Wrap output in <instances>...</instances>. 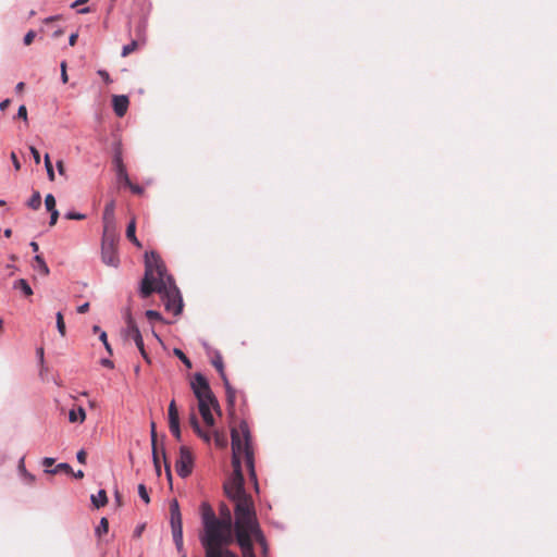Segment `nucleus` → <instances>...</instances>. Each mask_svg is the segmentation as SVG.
Instances as JSON below:
<instances>
[{
	"instance_id": "f257e3e1",
	"label": "nucleus",
	"mask_w": 557,
	"mask_h": 557,
	"mask_svg": "<svg viewBox=\"0 0 557 557\" xmlns=\"http://www.w3.org/2000/svg\"><path fill=\"white\" fill-rule=\"evenodd\" d=\"M231 436L233 473L224 483V492L234 505L235 541L242 549L243 557H256L252 545L253 541L258 542L265 549V540L257 520L253 500L244 487L243 461L246 462L249 476L255 484L256 491H258L248 424L242 421L238 426L232 428Z\"/></svg>"
},
{
	"instance_id": "f03ea898",
	"label": "nucleus",
	"mask_w": 557,
	"mask_h": 557,
	"mask_svg": "<svg viewBox=\"0 0 557 557\" xmlns=\"http://www.w3.org/2000/svg\"><path fill=\"white\" fill-rule=\"evenodd\" d=\"M203 531L199 536L205 549V557H238L230 549L235 542V520L230 507L221 504L219 516L208 503L200 506Z\"/></svg>"
},
{
	"instance_id": "7ed1b4c3",
	"label": "nucleus",
	"mask_w": 557,
	"mask_h": 557,
	"mask_svg": "<svg viewBox=\"0 0 557 557\" xmlns=\"http://www.w3.org/2000/svg\"><path fill=\"white\" fill-rule=\"evenodd\" d=\"M161 295L168 311L177 315L181 313L183 304L180 290L174 280L166 273V269L160 257L151 251L145 256V276L140 286L143 298L149 297L152 293Z\"/></svg>"
},
{
	"instance_id": "20e7f679",
	"label": "nucleus",
	"mask_w": 557,
	"mask_h": 557,
	"mask_svg": "<svg viewBox=\"0 0 557 557\" xmlns=\"http://www.w3.org/2000/svg\"><path fill=\"white\" fill-rule=\"evenodd\" d=\"M191 388L198 399L199 412L206 425L212 428L214 425L212 410H219V404L207 380L201 374H196L191 381Z\"/></svg>"
},
{
	"instance_id": "39448f33",
	"label": "nucleus",
	"mask_w": 557,
	"mask_h": 557,
	"mask_svg": "<svg viewBox=\"0 0 557 557\" xmlns=\"http://www.w3.org/2000/svg\"><path fill=\"white\" fill-rule=\"evenodd\" d=\"M177 474L185 479L189 476L194 469V455L187 446L180 448V456L175 463Z\"/></svg>"
},
{
	"instance_id": "423d86ee",
	"label": "nucleus",
	"mask_w": 557,
	"mask_h": 557,
	"mask_svg": "<svg viewBox=\"0 0 557 557\" xmlns=\"http://www.w3.org/2000/svg\"><path fill=\"white\" fill-rule=\"evenodd\" d=\"M101 257L103 263L116 268L120 263L113 236L103 235Z\"/></svg>"
},
{
	"instance_id": "0eeeda50",
	"label": "nucleus",
	"mask_w": 557,
	"mask_h": 557,
	"mask_svg": "<svg viewBox=\"0 0 557 557\" xmlns=\"http://www.w3.org/2000/svg\"><path fill=\"white\" fill-rule=\"evenodd\" d=\"M115 203L114 201H110L106 205L102 215L103 221V235L113 236L115 230V218H114Z\"/></svg>"
},
{
	"instance_id": "6e6552de",
	"label": "nucleus",
	"mask_w": 557,
	"mask_h": 557,
	"mask_svg": "<svg viewBox=\"0 0 557 557\" xmlns=\"http://www.w3.org/2000/svg\"><path fill=\"white\" fill-rule=\"evenodd\" d=\"M212 364L219 371L221 377L223 379V381L225 383L227 399H228V403L232 405L235 399V392L228 385V382H227L225 373H224L223 360H222V357L220 354H216L214 356V358L212 359Z\"/></svg>"
},
{
	"instance_id": "1a4fd4ad",
	"label": "nucleus",
	"mask_w": 557,
	"mask_h": 557,
	"mask_svg": "<svg viewBox=\"0 0 557 557\" xmlns=\"http://www.w3.org/2000/svg\"><path fill=\"white\" fill-rule=\"evenodd\" d=\"M128 98L124 95L121 96H113L112 98V106L115 114L119 117H122L125 115L127 109H128Z\"/></svg>"
},
{
	"instance_id": "9d476101",
	"label": "nucleus",
	"mask_w": 557,
	"mask_h": 557,
	"mask_svg": "<svg viewBox=\"0 0 557 557\" xmlns=\"http://www.w3.org/2000/svg\"><path fill=\"white\" fill-rule=\"evenodd\" d=\"M126 336H127V338L134 341L136 347L143 346V344H144L143 336L140 334L139 329L137 327V325L135 324V322L133 320H129L127 323Z\"/></svg>"
},
{
	"instance_id": "9b49d317",
	"label": "nucleus",
	"mask_w": 557,
	"mask_h": 557,
	"mask_svg": "<svg viewBox=\"0 0 557 557\" xmlns=\"http://www.w3.org/2000/svg\"><path fill=\"white\" fill-rule=\"evenodd\" d=\"M114 164H115V170H116V175H117L119 181L126 186L131 185V180L128 177V174L126 172V169H125L122 158L120 156H115Z\"/></svg>"
},
{
	"instance_id": "f8f14e48",
	"label": "nucleus",
	"mask_w": 557,
	"mask_h": 557,
	"mask_svg": "<svg viewBox=\"0 0 557 557\" xmlns=\"http://www.w3.org/2000/svg\"><path fill=\"white\" fill-rule=\"evenodd\" d=\"M171 527H172V531H176L177 527L180 528V530H183L182 517H181L177 502H174L171 505Z\"/></svg>"
},
{
	"instance_id": "ddd939ff",
	"label": "nucleus",
	"mask_w": 557,
	"mask_h": 557,
	"mask_svg": "<svg viewBox=\"0 0 557 557\" xmlns=\"http://www.w3.org/2000/svg\"><path fill=\"white\" fill-rule=\"evenodd\" d=\"M190 425H191L193 430L195 431V433L200 438H202L206 443H210V441H211L210 433L201 429L199 421L195 414L190 416Z\"/></svg>"
},
{
	"instance_id": "4468645a",
	"label": "nucleus",
	"mask_w": 557,
	"mask_h": 557,
	"mask_svg": "<svg viewBox=\"0 0 557 557\" xmlns=\"http://www.w3.org/2000/svg\"><path fill=\"white\" fill-rule=\"evenodd\" d=\"M151 443H152V457L153 463L157 471H160V458H159V449L157 446V434L154 423H151Z\"/></svg>"
},
{
	"instance_id": "2eb2a0df",
	"label": "nucleus",
	"mask_w": 557,
	"mask_h": 557,
	"mask_svg": "<svg viewBox=\"0 0 557 557\" xmlns=\"http://www.w3.org/2000/svg\"><path fill=\"white\" fill-rule=\"evenodd\" d=\"M86 419V412L83 407L73 408L69 412V421L71 423H83Z\"/></svg>"
},
{
	"instance_id": "dca6fc26",
	"label": "nucleus",
	"mask_w": 557,
	"mask_h": 557,
	"mask_svg": "<svg viewBox=\"0 0 557 557\" xmlns=\"http://www.w3.org/2000/svg\"><path fill=\"white\" fill-rule=\"evenodd\" d=\"M33 268L35 271L45 276L48 275L50 272L47 263L40 255H36L34 257Z\"/></svg>"
},
{
	"instance_id": "f3484780",
	"label": "nucleus",
	"mask_w": 557,
	"mask_h": 557,
	"mask_svg": "<svg viewBox=\"0 0 557 557\" xmlns=\"http://www.w3.org/2000/svg\"><path fill=\"white\" fill-rule=\"evenodd\" d=\"M136 222L135 220L133 219L128 225H127V228H126V237L129 242H132L134 245H136L137 247H140L141 244L140 242L137 239L136 237Z\"/></svg>"
},
{
	"instance_id": "a211bd4d",
	"label": "nucleus",
	"mask_w": 557,
	"mask_h": 557,
	"mask_svg": "<svg viewBox=\"0 0 557 557\" xmlns=\"http://www.w3.org/2000/svg\"><path fill=\"white\" fill-rule=\"evenodd\" d=\"M108 502L107 493L100 490L97 495H91V503L96 508L103 507Z\"/></svg>"
},
{
	"instance_id": "6ab92c4d",
	"label": "nucleus",
	"mask_w": 557,
	"mask_h": 557,
	"mask_svg": "<svg viewBox=\"0 0 557 557\" xmlns=\"http://www.w3.org/2000/svg\"><path fill=\"white\" fill-rule=\"evenodd\" d=\"M14 288L22 290L26 296L33 295V289L26 280L20 278L14 283Z\"/></svg>"
},
{
	"instance_id": "aec40b11",
	"label": "nucleus",
	"mask_w": 557,
	"mask_h": 557,
	"mask_svg": "<svg viewBox=\"0 0 557 557\" xmlns=\"http://www.w3.org/2000/svg\"><path fill=\"white\" fill-rule=\"evenodd\" d=\"M27 206L34 210H37L41 206V196L38 191H35L29 198Z\"/></svg>"
},
{
	"instance_id": "412c9836",
	"label": "nucleus",
	"mask_w": 557,
	"mask_h": 557,
	"mask_svg": "<svg viewBox=\"0 0 557 557\" xmlns=\"http://www.w3.org/2000/svg\"><path fill=\"white\" fill-rule=\"evenodd\" d=\"M173 541L178 552L183 549V530L177 527L176 531H172Z\"/></svg>"
},
{
	"instance_id": "4be33fe9",
	"label": "nucleus",
	"mask_w": 557,
	"mask_h": 557,
	"mask_svg": "<svg viewBox=\"0 0 557 557\" xmlns=\"http://www.w3.org/2000/svg\"><path fill=\"white\" fill-rule=\"evenodd\" d=\"M214 443L220 448H225L227 446V437L224 433H220L214 431Z\"/></svg>"
},
{
	"instance_id": "5701e85b",
	"label": "nucleus",
	"mask_w": 557,
	"mask_h": 557,
	"mask_svg": "<svg viewBox=\"0 0 557 557\" xmlns=\"http://www.w3.org/2000/svg\"><path fill=\"white\" fill-rule=\"evenodd\" d=\"M109 531V522L107 518H102L96 528V535L101 537L103 534L108 533Z\"/></svg>"
},
{
	"instance_id": "b1692460",
	"label": "nucleus",
	"mask_w": 557,
	"mask_h": 557,
	"mask_svg": "<svg viewBox=\"0 0 557 557\" xmlns=\"http://www.w3.org/2000/svg\"><path fill=\"white\" fill-rule=\"evenodd\" d=\"M180 421L176 404L172 400L169 405V422Z\"/></svg>"
},
{
	"instance_id": "393cba45",
	"label": "nucleus",
	"mask_w": 557,
	"mask_h": 557,
	"mask_svg": "<svg viewBox=\"0 0 557 557\" xmlns=\"http://www.w3.org/2000/svg\"><path fill=\"white\" fill-rule=\"evenodd\" d=\"M57 319V329L61 336H65V323L63 319V314L61 312H58L55 315Z\"/></svg>"
},
{
	"instance_id": "a878e982",
	"label": "nucleus",
	"mask_w": 557,
	"mask_h": 557,
	"mask_svg": "<svg viewBox=\"0 0 557 557\" xmlns=\"http://www.w3.org/2000/svg\"><path fill=\"white\" fill-rule=\"evenodd\" d=\"M45 166L50 181H54V171L49 154L45 156Z\"/></svg>"
},
{
	"instance_id": "bb28decb",
	"label": "nucleus",
	"mask_w": 557,
	"mask_h": 557,
	"mask_svg": "<svg viewBox=\"0 0 557 557\" xmlns=\"http://www.w3.org/2000/svg\"><path fill=\"white\" fill-rule=\"evenodd\" d=\"M25 458L22 457L18 461L17 469L21 475H29V482H33L35 480L34 475L30 474L26 468H25Z\"/></svg>"
},
{
	"instance_id": "cd10ccee",
	"label": "nucleus",
	"mask_w": 557,
	"mask_h": 557,
	"mask_svg": "<svg viewBox=\"0 0 557 557\" xmlns=\"http://www.w3.org/2000/svg\"><path fill=\"white\" fill-rule=\"evenodd\" d=\"M138 47V42L133 40L131 44L125 45L122 49V57H127L132 52H134Z\"/></svg>"
},
{
	"instance_id": "c85d7f7f",
	"label": "nucleus",
	"mask_w": 557,
	"mask_h": 557,
	"mask_svg": "<svg viewBox=\"0 0 557 557\" xmlns=\"http://www.w3.org/2000/svg\"><path fill=\"white\" fill-rule=\"evenodd\" d=\"M45 206H46V209L50 212L52 210H57L55 208V198L53 197V195L51 194H48L45 198Z\"/></svg>"
},
{
	"instance_id": "c756f323",
	"label": "nucleus",
	"mask_w": 557,
	"mask_h": 557,
	"mask_svg": "<svg viewBox=\"0 0 557 557\" xmlns=\"http://www.w3.org/2000/svg\"><path fill=\"white\" fill-rule=\"evenodd\" d=\"M169 428L171 433L176 437V440H181V430H180V421L169 422Z\"/></svg>"
},
{
	"instance_id": "7c9ffc66",
	"label": "nucleus",
	"mask_w": 557,
	"mask_h": 557,
	"mask_svg": "<svg viewBox=\"0 0 557 557\" xmlns=\"http://www.w3.org/2000/svg\"><path fill=\"white\" fill-rule=\"evenodd\" d=\"M61 470L65 471L66 473H72V468L67 463H59L53 470H47V472L55 474Z\"/></svg>"
},
{
	"instance_id": "2f4dec72",
	"label": "nucleus",
	"mask_w": 557,
	"mask_h": 557,
	"mask_svg": "<svg viewBox=\"0 0 557 557\" xmlns=\"http://www.w3.org/2000/svg\"><path fill=\"white\" fill-rule=\"evenodd\" d=\"M138 494H139V497L146 503L148 504L150 502L149 499V495H148V492L146 490V486L144 484H139L138 486Z\"/></svg>"
},
{
	"instance_id": "473e14b6",
	"label": "nucleus",
	"mask_w": 557,
	"mask_h": 557,
	"mask_svg": "<svg viewBox=\"0 0 557 557\" xmlns=\"http://www.w3.org/2000/svg\"><path fill=\"white\" fill-rule=\"evenodd\" d=\"M65 218L69 220H84L86 219V215L83 213L70 211L65 214Z\"/></svg>"
},
{
	"instance_id": "72a5a7b5",
	"label": "nucleus",
	"mask_w": 557,
	"mask_h": 557,
	"mask_svg": "<svg viewBox=\"0 0 557 557\" xmlns=\"http://www.w3.org/2000/svg\"><path fill=\"white\" fill-rule=\"evenodd\" d=\"M60 67H61V81L63 84H66L69 81V76L66 73V62L62 61Z\"/></svg>"
},
{
	"instance_id": "f704fd0d",
	"label": "nucleus",
	"mask_w": 557,
	"mask_h": 557,
	"mask_svg": "<svg viewBox=\"0 0 557 557\" xmlns=\"http://www.w3.org/2000/svg\"><path fill=\"white\" fill-rule=\"evenodd\" d=\"M99 338L100 341L103 343L107 351L112 355V349H111V346L110 344L108 343V338H107V333L106 332H100V335H99Z\"/></svg>"
},
{
	"instance_id": "c9c22d12",
	"label": "nucleus",
	"mask_w": 557,
	"mask_h": 557,
	"mask_svg": "<svg viewBox=\"0 0 557 557\" xmlns=\"http://www.w3.org/2000/svg\"><path fill=\"white\" fill-rule=\"evenodd\" d=\"M36 33L34 30L27 32L26 35L24 36V44L26 46H29L34 41Z\"/></svg>"
},
{
	"instance_id": "e433bc0d",
	"label": "nucleus",
	"mask_w": 557,
	"mask_h": 557,
	"mask_svg": "<svg viewBox=\"0 0 557 557\" xmlns=\"http://www.w3.org/2000/svg\"><path fill=\"white\" fill-rule=\"evenodd\" d=\"M58 218H59V211L58 210H52L50 211V221H49V225L50 226H53L57 224V221H58Z\"/></svg>"
},
{
	"instance_id": "4c0bfd02",
	"label": "nucleus",
	"mask_w": 557,
	"mask_h": 557,
	"mask_svg": "<svg viewBox=\"0 0 557 557\" xmlns=\"http://www.w3.org/2000/svg\"><path fill=\"white\" fill-rule=\"evenodd\" d=\"M137 348H138L139 352H140V355L143 356V358L145 359V361L147 363H150L151 360H150V357L148 356V354H147V351L145 349V345L143 344V346H137Z\"/></svg>"
},
{
	"instance_id": "58836bf2",
	"label": "nucleus",
	"mask_w": 557,
	"mask_h": 557,
	"mask_svg": "<svg viewBox=\"0 0 557 557\" xmlns=\"http://www.w3.org/2000/svg\"><path fill=\"white\" fill-rule=\"evenodd\" d=\"M76 458H77V461L79 463H85L86 462V458H87V454L84 449H81L77 455H76Z\"/></svg>"
},
{
	"instance_id": "ea45409f",
	"label": "nucleus",
	"mask_w": 557,
	"mask_h": 557,
	"mask_svg": "<svg viewBox=\"0 0 557 557\" xmlns=\"http://www.w3.org/2000/svg\"><path fill=\"white\" fill-rule=\"evenodd\" d=\"M146 315L149 320H159L161 318L160 313L154 310H148Z\"/></svg>"
},
{
	"instance_id": "a19ab883",
	"label": "nucleus",
	"mask_w": 557,
	"mask_h": 557,
	"mask_svg": "<svg viewBox=\"0 0 557 557\" xmlns=\"http://www.w3.org/2000/svg\"><path fill=\"white\" fill-rule=\"evenodd\" d=\"M30 153L36 164L40 163V153L35 147H30Z\"/></svg>"
},
{
	"instance_id": "79ce46f5",
	"label": "nucleus",
	"mask_w": 557,
	"mask_h": 557,
	"mask_svg": "<svg viewBox=\"0 0 557 557\" xmlns=\"http://www.w3.org/2000/svg\"><path fill=\"white\" fill-rule=\"evenodd\" d=\"M175 354L187 367H190L189 359L180 349H175Z\"/></svg>"
},
{
	"instance_id": "37998d69",
	"label": "nucleus",
	"mask_w": 557,
	"mask_h": 557,
	"mask_svg": "<svg viewBox=\"0 0 557 557\" xmlns=\"http://www.w3.org/2000/svg\"><path fill=\"white\" fill-rule=\"evenodd\" d=\"M17 117L27 120V110L25 106H21L17 110Z\"/></svg>"
},
{
	"instance_id": "c03bdc74",
	"label": "nucleus",
	"mask_w": 557,
	"mask_h": 557,
	"mask_svg": "<svg viewBox=\"0 0 557 557\" xmlns=\"http://www.w3.org/2000/svg\"><path fill=\"white\" fill-rule=\"evenodd\" d=\"M98 74H99V76H101V77H102V79H103L107 84L111 83L110 75H109V73H108L107 71H104V70H99V71H98Z\"/></svg>"
},
{
	"instance_id": "a18cd8bd",
	"label": "nucleus",
	"mask_w": 557,
	"mask_h": 557,
	"mask_svg": "<svg viewBox=\"0 0 557 557\" xmlns=\"http://www.w3.org/2000/svg\"><path fill=\"white\" fill-rule=\"evenodd\" d=\"M54 462H55V459L51 458V457H46L42 459V466L46 468L51 467L52 465H54Z\"/></svg>"
},
{
	"instance_id": "49530a36",
	"label": "nucleus",
	"mask_w": 557,
	"mask_h": 557,
	"mask_svg": "<svg viewBox=\"0 0 557 557\" xmlns=\"http://www.w3.org/2000/svg\"><path fill=\"white\" fill-rule=\"evenodd\" d=\"M131 190L134 193V194H137V195H140L143 193V188L138 185H134L132 182H131V185H127Z\"/></svg>"
},
{
	"instance_id": "de8ad7c7",
	"label": "nucleus",
	"mask_w": 557,
	"mask_h": 557,
	"mask_svg": "<svg viewBox=\"0 0 557 557\" xmlns=\"http://www.w3.org/2000/svg\"><path fill=\"white\" fill-rule=\"evenodd\" d=\"M11 159H12V162H13V165H14L15 170H20L21 164H20V162L17 160V157H16V154L14 152L11 153Z\"/></svg>"
},
{
	"instance_id": "09e8293b",
	"label": "nucleus",
	"mask_w": 557,
	"mask_h": 557,
	"mask_svg": "<svg viewBox=\"0 0 557 557\" xmlns=\"http://www.w3.org/2000/svg\"><path fill=\"white\" fill-rule=\"evenodd\" d=\"M89 309V304L85 302L77 308L78 313H85Z\"/></svg>"
},
{
	"instance_id": "8fccbe9b",
	"label": "nucleus",
	"mask_w": 557,
	"mask_h": 557,
	"mask_svg": "<svg viewBox=\"0 0 557 557\" xmlns=\"http://www.w3.org/2000/svg\"><path fill=\"white\" fill-rule=\"evenodd\" d=\"M77 38H78V34L77 33H73L70 38H69V44L70 46H75L76 41H77Z\"/></svg>"
},
{
	"instance_id": "3c124183",
	"label": "nucleus",
	"mask_w": 557,
	"mask_h": 557,
	"mask_svg": "<svg viewBox=\"0 0 557 557\" xmlns=\"http://www.w3.org/2000/svg\"><path fill=\"white\" fill-rule=\"evenodd\" d=\"M101 364L107 368H113V362L110 359H102Z\"/></svg>"
},
{
	"instance_id": "603ef678",
	"label": "nucleus",
	"mask_w": 557,
	"mask_h": 557,
	"mask_svg": "<svg viewBox=\"0 0 557 557\" xmlns=\"http://www.w3.org/2000/svg\"><path fill=\"white\" fill-rule=\"evenodd\" d=\"M57 168H58L59 173H60L61 175H63V174H64V164H63V162H62V161H58V162H57Z\"/></svg>"
},
{
	"instance_id": "864d4df0",
	"label": "nucleus",
	"mask_w": 557,
	"mask_h": 557,
	"mask_svg": "<svg viewBox=\"0 0 557 557\" xmlns=\"http://www.w3.org/2000/svg\"><path fill=\"white\" fill-rule=\"evenodd\" d=\"M29 247L34 252H37L39 250V245L36 242H30Z\"/></svg>"
},
{
	"instance_id": "5fc2aeb1",
	"label": "nucleus",
	"mask_w": 557,
	"mask_h": 557,
	"mask_svg": "<svg viewBox=\"0 0 557 557\" xmlns=\"http://www.w3.org/2000/svg\"><path fill=\"white\" fill-rule=\"evenodd\" d=\"M37 355H38L40 363H44V348H38Z\"/></svg>"
},
{
	"instance_id": "6e6d98bb",
	"label": "nucleus",
	"mask_w": 557,
	"mask_h": 557,
	"mask_svg": "<svg viewBox=\"0 0 557 557\" xmlns=\"http://www.w3.org/2000/svg\"><path fill=\"white\" fill-rule=\"evenodd\" d=\"M9 104H10V99H5L2 102H0V109L4 110L8 108Z\"/></svg>"
},
{
	"instance_id": "4d7b16f0",
	"label": "nucleus",
	"mask_w": 557,
	"mask_h": 557,
	"mask_svg": "<svg viewBox=\"0 0 557 557\" xmlns=\"http://www.w3.org/2000/svg\"><path fill=\"white\" fill-rule=\"evenodd\" d=\"M72 473H73L74 478H76V479H82L84 476V472L82 470H78L75 473L72 471Z\"/></svg>"
},
{
	"instance_id": "13d9d810",
	"label": "nucleus",
	"mask_w": 557,
	"mask_h": 557,
	"mask_svg": "<svg viewBox=\"0 0 557 557\" xmlns=\"http://www.w3.org/2000/svg\"><path fill=\"white\" fill-rule=\"evenodd\" d=\"M87 1L88 0H76L75 2L72 3V8H76L79 4H83V3L87 2Z\"/></svg>"
},
{
	"instance_id": "bf43d9fd",
	"label": "nucleus",
	"mask_w": 557,
	"mask_h": 557,
	"mask_svg": "<svg viewBox=\"0 0 557 557\" xmlns=\"http://www.w3.org/2000/svg\"><path fill=\"white\" fill-rule=\"evenodd\" d=\"M3 234H4V236H5V237H8V238H9V237H11V235H12V231H11L10 228H7V230H4V233H3Z\"/></svg>"
},
{
	"instance_id": "052dcab7",
	"label": "nucleus",
	"mask_w": 557,
	"mask_h": 557,
	"mask_svg": "<svg viewBox=\"0 0 557 557\" xmlns=\"http://www.w3.org/2000/svg\"><path fill=\"white\" fill-rule=\"evenodd\" d=\"M92 330L95 333H99V334H100V332H102L98 325H95Z\"/></svg>"
},
{
	"instance_id": "680f3d73",
	"label": "nucleus",
	"mask_w": 557,
	"mask_h": 557,
	"mask_svg": "<svg viewBox=\"0 0 557 557\" xmlns=\"http://www.w3.org/2000/svg\"><path fill=\"white\" fill-rule=\"evenodd\" d=\"M23 87H24V83H18V84L16 85V89H17V90H22V89H23Z\"/></svg>"
},
{
	"instance_id": "e2e57ef3",
	"label": "nucleus",
	"mask_w": 557,
	"mask_h": 557,
	"mask_svg": "<svg viewBox=\"0 0 557 557\" xmlns=\"http://www.w3.org/2000/svg\"><path fill=\"white\" fill-rule=\"evenodd\" d=\"M88 12H89L88 8H84V9L78 10V13H88Z\"/></svg>"
},
{
	"instance_id": "0e129e2a",
	"label": "nucleus",
	"mask_w": 557,
	"mask_h": 557,
	"mask_svg": "<svg viewBox=\"0 0 557 557\" xmlns=\"http://www.w3.org/2000/svg\"><path fill=\"white\" fill-rule=\"evenodd\" d=\"M61 34H62V30H57V32L54 33V37H58V36H60Z\"/></svg>"
},
{
	"instance_id": "69168bd1",
	"label": "nucleus",
	"mask_w": 557,
	"mask_h": 557,
	"mask_svg": "<svg viewBox=\"0 0 557 557\" xmlns=\"http://www.w3.org/2000/svg\"><path fill=\"white\" fill-rule=\"evenodd\" d=\"M115 497H116L117 503H120V494H119V492H115Z\"/></svg>"
},
{
	"instance_id": "338daca9",
	"label": "nucleus",
	"mask_w": 557,
	"mask_h": 557,
	"mask_svg": "<svg viewBox=\"0 0 557 557\" xmlns=\"http://www.w3.org/2000/svg\"><path fill=\"white\" fill-rule=\"evenodd\" d=\"M2 329H3V320L0 319V332L2 331Z\"/></svg>"
},
{
	"instance_id": "774afa93",
	"label": "nucleus",
	"mask_w": 557,
	"mask_h": 557,
	"mask_svg": "<svg viewBox=\"0 0 557 557\" xmlns=\"http://www.w3.org/2000/svg\"><path fill=\"white\" fill-rule=\"evenodd\" d=\"M161 455H162V457L165 459V451H164V449H163V448L161 449Z\"/></svg>"
}]
</instances>
